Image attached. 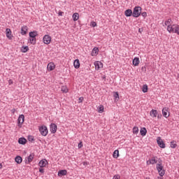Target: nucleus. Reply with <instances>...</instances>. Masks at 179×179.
I'll return each instance as SVG.
<instances>
[{"label":"nucleus","mask_w":179,"mask_h":179,"mask_svg":"<svg viewBox=\"0 0 179 179\" xmlns=\"http://www.w3.org/2000/svg\"><path fill=\"white\" fill-rule=\"evenodd\" d=\"M142 8L141 6H136L133 10V17H139L141 16V12Z\"/></svg>","instance_id":"obj_1"},{"label":"nucleus","mask_w":179,"mask_h":179,"mask_svg":"<svg viewBox=\"0 0 179 179\" xmlns=\"http://www.w3.org/2000/svg\"><path fill=\"white\" fill-rule=\"evenodd\" d=\"M157 170L158 171V173L160 176V177H163L164 174H166V171L163 169V166H162V164H157Z\"/></svg>","instance_id":"obj_2"},{"label":"nucleus","mask_w":179,"mask_h":179,"mask_svg":"<svg viewBox=\"0 0 179 179\" xmlns=\"http://www.w3.org/2000/svg\"><path fill=\"white\" fill-rule=\"evenodd\" d=\"M39 131L42 136H47V135H48V129H47V127L45 126L39 127Z\"/></svg>","instance_id":"obj_3"},{"label":"nucleus","mask_w":179,"mask_h":179,"mask_svg":"<svg viewBox=\"0 0 179 179\" xmlns=\"http://www.w3.org/2000/svg\"><path fill=\"white\" fill-rule=\"evenodd\" d=\"M157 145L159 146V148H162V149H164V148H166V144L164 143L162 138L157 137Z\"/></svg>","instance_id":"obj_4"},{"label":"nucleus","mask_w":179,"mask_h":179,"mask_svg":"<svg viewBox=\"0 0 179 179\" xmlns=\"http://www.w3.org/2000/svg\"><path fill=\"white\" fill-rule=\"evenodd\" d=\"M18 127L22 128V125L24 122V115H20L17 119Z\"/></svg>","instance_id":"obj_5"},{"label":"nucleus","mask_w":179,"mask_h":179,"mask_svg":"<svg viewBox=\"0 0 179 179\" xmlns=\"http://www.w3.org/2000/svg\"><path fill=\"white\" fill-rule=\"evenodd\" d=\"M162 115L165 117V118H169V117H170V113H169V108L165 107L162 109Z\"/></svg>","instance_id":"obj_6"},{"label":"nucleus","mask_w":179,"mask_h":179,"mask_svg":"<svg viewBox=\"0 0 179 179\" xmlns=\"http://www.w3.org/2000/svg\"><path fill=\"white\" fill-rule=\"evenodd\" d=\"M43 41L44 44H50V43H51V36H50V35H45Z\"/></svg>","instance_id":"obj_7"},{"label":"nucleus","mask_w":179,"mask_h":179,"mask_svg":"<svg viewBox=\"0 0 179 179\" xmlns=\"http://www.w3.org/2000/svg\"><path fill=\"white\" fill-rule=\"evenodd\" d=\"M57 124H54V123H52L50 125V132L52 134H55V132H57Z\"/></svg>","instance_id":"obj_8"},{"label":"nucleus","mask_w":179,"mask_h":179,"mask_svg":"<svg viewBox=\"0 0 179 179\" xmlns=\"http://www.w3.org/2000/svg\"><path fill=\"white\" fill-rule=\"evenodd\" d=\"M157 159V157H152L150 159L147 161V164H156V163H157V159Z\"/></svg>","instance_id":"obj_9"},{"label":"nucleus","mask_w":179,"mask_h":179,"mask_svg":"<svg viewBox=\"0 0 179 179\" xmlns=\"http://www.w3.org/2000/svg\"><path fill=\"white\" fill-rule=\"evenodd\" d=\"M48 162H47L46 159H42V160H41V161L39 162L38 166H39V167H41V168L45 167V166H47V164H48Z\"/></svg>","instance_id":"obj_10"},{"label":"nucleus","mask_w":179,"mask_h":179,"mask_svg":"<svg viewBox=\"0 0 179 179\" xmlns=\"http://www.w3.org/2000/svg\"><path fill=\"white\" fill-rule=\"evenodd\" d=\"M27 140L24 137H21L18 139V143L20 145H26Z\"/></svg>","instance_id":"obj_11"},{"label":"nucleus","mask_w":179,"mask_h":179,"mask_svg":"<svg viewBox=\"0 0 179 179\" xmlns=\"http://www.w3.org/2000/svg\"><path fill=\"white\" fill-rule=\"evenodd\" d=\"M124 15L127 17H129L131 15L133 16L134 13H132V10L131 9H127L124 11Z\"/></svg>","instance_id":"obj_12"},{"label":"nucleus","mask_w":179,"mask_h":179,"mask_svg":"<svg viewBox=\"0 0 179 179\" xmlns=\"http://www.w3.org/2000/svg\"><path fill=\"white\" fill-rule=\"evenodd\" d=\"M6 36L9 40H12V31H10V29L7 28L6 29Z\"/></svg>","instance_id":"obj_13"},{"label":"nucleus","mask_w":179,"mask_h":179,"mask_svg":"<svg viewBox=\"0 0 179 179\" xmlns=\"http://www.w3.org/2000/svg\"><path fill=\"white\" fill-rule=\"evenodd\" d=\"M99 53V48L94 47L91 52L92 57H96Z\"/></svg>","instance_id":"obj_14"},{"label":"nucleus","mask_w":179,"mask_h":179,"mask_svg":"<svg viewBox=\"0 0 179 179\" xmlns=\"http://www.w3.org/2000/svg\"><path fill=\"white\" fill-rule=\"evenodd\" d=\"M68 174V171L66 170H60L58 171V176L59 177H62L64 176H66Z\"/></svg>","instance_id":"obj_15"},{"label":"nucleus","mask_w":179,"mask_h":179,"mask_svg":"<svg viewBox=\"0 0 179 179\" xmlns=\"http://www.w3.org/2000/svg\"><path fill=\"white\" fill-rule=\"evenodd\" d=\"M74 68L76 69H79L80 68V62H79L78 59H76L73 62Z\"/></svg>","instance_id":"obj_16"},{"label":"nucleus","mask_w":179,"mask_h":179,"mask_svg":"<svg viewBox=\"0 0 179 179\" xmlns=\"http://www.w3.org/2000/svg\"><path fill=\"white\" fill-rule=\"evenodd\" d=\"M94 65H95V69L96 71H99V69H100V68L103 66V63H101V62H96L94 63Z\"/></svg>","instance_id":"obj_17"},{"label":"nucleus","mask_w":179,"mask_h":179,"mask_svg":"<svg viewBox=\"0 0 179 179\" xmlns=\"http://www.w3.org/2000/svg\"><path fill=\"white\" fill-rule=\"evenodd\" d=\"M21 34L22 36H24V35L27 34V26H23L21 28Z\"/></svg>","instance_id":"obj_18"},{"label":"nucleus","mask_w":179,"mask_h":179,"mask_svg":"<svg viewBox=\"0 0 179 179\" xmlns=\"http://www.w3.org/2000/svg\"><path fill=\"white\" fill-rule=\"evenodd\" d=\"M15 163H17V164H20L22 162H23V159L22 158V157L17 155V157H15Z\"/></svg>","instance_id":"obj_19"},{"label":"nucleus","mask_w":179,"mask_h":179,"mask_svg":"<svg viewBox=\"0 0 179 179\" xmlns=\"http://www.w3.org/2000/svg\"><path fill=\"white\" fill-rule=\"evenodd\" d=\"M140 62L138 57H134L133 59V65H134V66H138Z\"/></svg>","instance_id":"obj_20"},{"label":"nucleus","mask_w":179,"mask_h":179,"mask_svg":"<svg viewBox=\"0 0 179 179\" xmlns=\"http://www.w3.org/2000/svg\"><path fill=\"white\" fill-rule=\"evenodd\" d=\"M47 68L48 71H54L55 69V65H54V63H49Z\"/></svg>","instance_id":"obj_21"},{"label":"nucleus","mask_w":179,"mask_h":179,"mask_svg":"<svg viewBox=\"0 0 179 179\" xmlns=\"http://www.w3.org/2000/svg\"><path fill=\"white\" fill-rule=\"evenodd\" d=\"M173 32L172 33H176L177 34H179V27L178 25H173Z\"/></svg>","instance_id":"obj_22"},{"label":"nucleus","mask_w":179,"mask_h":179,"mask_svg":"<svg viewBox=\"0 0 179 179\" xmlns=\"http://www.w3.org/2000/svg\"><path fill=\"white\" fill-rule=\"evenodd\" d=\"M146 132H148V130H146V128L143 127L140 130V134L141 136H145Z\"/></svg>","instance_id":"obj_23"},{"label":"nucleus","mask_w":179,"mask_h":179,"mask_svg":"<svg viewBox=\"0 0 179 179\" xmlns=\"http://www.w3.org/2000/svg\"><path fill=\"white\" fill-rule=\"evenodd\" d=\"M38 36V33L37 31H30L29 32V37H37Z\"/></svg>","instance_id":"obj_24"},{"label":"nucleus","mask_w":179,"mask_h":179,"mask_svg":"<svg viewBox=\"0 0 179 179\" xmlns=\"http://www.w3.org/2000/svg\"><path fill=\"white\" fill-rule=\"evenodd\" d=\"M113 157L114 159H118L120 157V151L118 150L113 152Z\"/></svg>","instance_id":"obj_25"},{"label":"nucleus","mask_w":179,"mask_h":179,"mask_svg":"<svg viewBox=\"0 0 179 179\" xmlns=\"http://www.w3.org/2000/svg\"><path fill=\"white\" fill-rule=\"evenodd\" d=\"M36 37H29V43L33 45L36 44Z\"/></svg>","instance_id":"obj_26"},{"label":"nucleus","mask_w":179,"mask_h":179,"mask_svg":"<svg viewBox=\"0 0 179 179\" xmlns=\"http://www.w3.org/2000/svg\"><path fill=\"white\" fill-rule=\"evenodd\" d=\"M113 97L116 101L120 100V94H118V92H113Z\"/></svg>","instance_id":"obj_27"},{"label":"nucleus","mask_w":179,"mask_h":179,"mask_svg":"<svg viewBox=\"0 0 179 179\" xmlns=\"http://www.w3.org/2000/svg\"><path fill=\"white\" fill-rule=\"evenodd\" d=\"M73 20L74 22H76V20H79V13H75L73 14Z\"/></svg>","instance_id":"obj_28"},{"label":"nucleus","mask_w":179,"mask_h":179,"mask_svg":"<svg viewBox=\"0 0 179 179\" xmlns=\"http://www.w3.org/2000/svg\"><path fill=\"white\" fill-rule=\"evenodd\" d=\"M150 115L151 117H157V110L152 109L150 111Z\"/></svg>","instance_id":"obj_29"},{"label":"nucleus","mask_w":179,"mask_h":179,"mask_svg":"<svg viewBox=\"0 0 179 179\" xmlns=\"http://www.w3.org/2000/svg\"><path fill=\"white\" fill-rule=\"evenodd\" d=\"M27 158H28V162L31 163V162H33V159H34V154H30Z\"/></svg>","instance_id":"obj_30"},{"label":"nucleus","mask_w":179,"mask_h":179,"mask_svg":"<svg viewBox=\"0 0 179 179\" xmlns=\"http://www.w3.org/2000/svg\"><path fill=\"white\" fill-rule=\"evenodd\" d=\"M21 51L22 52H27L29 51V46H22Z\"/></svg>","instance_id":"obj_31"},{"label":"nucleus","mask_w":179,"mask_h":179,"mask_svg":"<svg viewBox=\"0 0 179 179\" xmlns=\"http://www.w3.org/2000/svg\"><path fill=\"white\" fill-rule=\"evenodd\" d=\"M143 93H148V85H143L142 87Z\"/></svg>","instance_id":"obj_32"},{"label":"nucleus","mask_w":179,"mask_h":179,"mask_svg":"<svg viewBox=\"0 0 179 179\" xmlns=\"http://www.w3.org/2000/svg\"><path fill=\"white\" fill-rule=\"evenodd\" d=\"M171 148H172V149H176L177 148V143L176 141H173L171 142Z\"/></svg>","instance_id":"obj_33"},{"label":"nucleus","mask_w":179,"mask_h":179,"mask_svg":"<svg viewBox=\"0 0 179 179\" xmlns=\"http://www.w3.org/2000/svg\"><path fill=\"white\" fill-rule=\"evenodd\" d=\"M138 132H139V129L137 127H134L133 128V134L138 135Z\"/></svg>","instance_id":"obj_34"},{"label":"nucleus","mask_w":179,"mask_h":179,"mask_svg":"<svg viewBox=\"0 0 179 179\" xmlns=\"http://www.w3.org/2000/svg\"><path fill=\"white\" fill-rule=\"evenodd\" d=\"M173 29H174V28H173V26L171 27V25H168V27H167V31H168L169 33H173Z\"/></svg>","instance_id":"obj_35"},{"label":"nucleus","mask_w":179,"mask_h":179,"mask_svg":"<svg viewBox=\"0 0 179 179\" xmlns=\"http://www.w3.org/2000/svg\"><path fill=\"white\" fill-rule=\"evenodd\" d=\"M98 111L99 113H103L104 111V106L101 105L98 108Z\"/></svg>","instance_id":"obj_36"},{"label":"nucleus","mask_w":179,"mask_h":179,"mask_svg":"<svg viewBox=\"0 0 179 179\" xmlns=\"http://www.w3.org/2000/svg\"><path fill=\"white\" fill-rule=\"evenodd\" d=\"M28 141L29 142H33L34 141V137L33 136H28Z\"/></svg>","instance_id":"obj_37"},{"label":"nucleus","mask_w":179,"mask_h":179,"mask_svg":"<svg viewBox=\"0 0 179 179\" xmlns=\"http://www.w3.org/2000/svg\"><path fill=\"white\" fill-rule=\"evenodd\" d=\"M170 23H171V18L168 19V20L165 22L164 24H165V26H167V24L170 25Z\"/></svg>","instance_id":"obj_38"},{"label":"nucleus","mask_w":179,"mask_h":179,"mask_svg":"<svg viewBox=\"0 0 179 179\" xmlns=\"http://www.w3.org/2000/svg\"><path fill=\"white\" fill-rule=\"evenodd\" d=\"M90 26H92V27H96V26H97V23L94 21L91 22Z\"/></svg>","instance_id":"obj_39"},{"label":"nucleus","mask_w":179,"mask_h":179,"mask_svg":"<svg viewBox=\"0 0 179 179\" xmlns=\"http://www.w3.org/2000/svg\"><path fill=\"white\" fill-rule=\"evenodd\" d=\"M62 92H63L64 93H66L68 92V90L66 89V87H62Z\"/></svg>","instance_id":"obj_40"},{"label":"nucleus","mask_w":179,"mask_h":179,"mask_svg":"<svg viewBox=\"0 0 179 179\" xmlns=\"http://www.w3.org/2000/svg\"><path fill=\"white\" fill-rule=\"evenodd\" d=\"M120 178H121V176H120V175H115L113 179H120Z\"/></svg>","instance_id":"obj_41"},{"label":"nucleus","mask_w":179,"mask_h":179,"mask_svg":"<svg viewBox=\"0 0 179 179\" xmlns=\"http://www.w3.org/2000/svg\"><path fill=\"white\" fill-rule=\"evenodd\" d=\"M141 16H143V17H146V16H148V13L146 12H143L141 13Z\"/></svg>","instance_id":"obj_42"},{"label":"nucleus","mask_w":179,"mask_h":179,"mask_svg":"<svg viewBox=\"0 0 179 179\" xmlns=\"http://www.w3.org/2000/svg\"><path fill=\"white\" fill-rule=\"evenodd\" d=\"M81 148H83V144L82 143V142H80L78 143V149H80Z\"/></svg>","instance_id":"obj_43"},{"label":"nucleus","mask_w":179,"mask_h":179,"mask_svg":"<svg viewBox=\"0 0 179 179\" xmlns=\"http://www.w3.org/2000/svg\"><path fill=\"white\" fill-rule=\"evenodd\" d=\"M39 173H41L42 174H44V169L39 168Z\"/></svg>","instance_id":"obj_44"},{"label":"nucleus","mask_w":179,"mask_h":179,"mask_svg":"<svg viewBox=\"0 0 179 179\" xmlns=\"http://www.w3.org/2000/svg\"><path fill=\"white\" fill-rule=\"evenodd\" d=\"M24 162H25V164H29L30 163V162H29L28 158H25Z\"/></svg>","instance_id":"obj_45"},{"label":"nucleus","mask_w":179,"mask_h":179,"mask_svg":"<svg viewBox=\"0 0 179 179\" xmlns=\"http://www.w3.org/2000/svg\"><path fill=\"white\" fill-rule=\"evenodd\" d=\"M59 16H62L64 15V12L62 11H59V13H58Z\"/></svg>","instance_id":"obj_46"},{"label":"nucleus","mask_w":179,"mask_h":179,"mask_svg":"<svg viewBox=\"0 0 179 179\" xmlns=\"http://www.w3.org/2000/svg\"><path fill=\"white\" fill-rule=\"evenodd\" d=\"M83 101V97L79 98V103H82Z\"/></svg>","instance_id":"obj_47"},{"label":"nucleus","mask_w":179,"mask_h":179,"mask_svg":"<svg viewBox=\"0 0 179 179\" xmlns=\"http://www.w3.org/2000/svg\"><path fill=\"white\" fill-rule=\"evenodd\" d=\"M8 83H9V85H12V83H13V81L11 79H10L8 80Z\"/></svg>","instance_id":"obj_48"},{"label":"nucleus","mask_w":179,"mask_h":179,"mask_svg":"<svg viewBox=\"0 0 179 179\" xmlns=\"http://www.w3.org/2000/svg\"><path fill=\"white\" fill-rule=\"evenodd\" d=\"M138 31H139V33H142V31H143V29H142L140 28V29H138Z\"/></svg>","instance_id":"obj_49"},{"label":"nucleus","mask_w":179,"mask_h":179,"mask_svg":"<svg viewBox=\"0 0 179 179\" xmlns=\"http://www.w3.org/2000/svg\"><path fill=\"white\" fill-rule=\"evenodd\" d=\"M87 164V162H83V165L86 166Z\"/></svg>","instance_id":"obj_50"},{"label":"nucleus","mask_w":179,"mask_h":179,"mask_svg":"<svg viewBox=\"0 0 179 179\" xmlns=\"http://www.w3.org/2000/svg\"><path fill=\"white\" fill-rule=\"evenodd\" d=\"M158 118H162V115L157 116Z\"/></svg>","instance_id":"obj_51"},{"label":"nucleus","mask_w":179,"mask_h":179,"mask_svg":"<svg viewBox=\"0 0 179 179\" xmlns=\"http://www.w3.org/2000/svg\"><path fill=\"white\" fill-rule=\"evenodd\" d=\"M2 169V164H0V170Z\"/></svg>","instance_id":"obj_52"},{"label":"nucleus","mask_w":179,"mask_h":179,"mask_svg":"<svg viewBox=\"0 0 179 179\" xmlns=\"http://www.w3.org/2000/svg\"><path fill=\"white\" fill-rule=\"evenodd\" d=\"M143 69H146V68H145V67H144V68H143V67H142V70H143Z\"/></svg>","instance_id":"obj_53"},{"label":"nucleus","mask_w":179,"mask_h":179,"mask_svg":"<svg viewBox=\"0 0 179 179\" xmlns=\"http://www.w3.org/2000/svg\"><path fill=\"white\" fill-rule=\"evenodd\" d=\"M12 111H13V113H15V109H13Z\"/></svg>","instance_id":"obj_54"},{"label":"nucleus","mask_w":179,"mask_h":179,"mask_svg":"<svg viewBox=\"0 0 179 179\" xmlns=\"http://www.w3.org/2000/svg\"><path fill=\"white\" fill-rule=\"evenodd\" d=\"M178 78H179V74H178Z\"/></svg>","instance_id":"obj_55"}]
</instances>
